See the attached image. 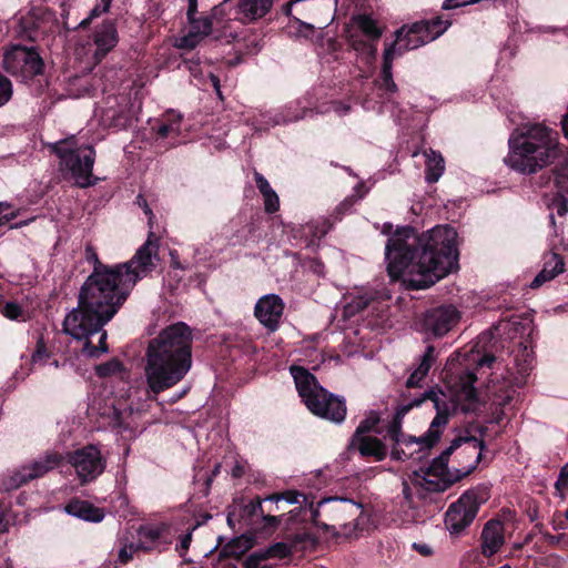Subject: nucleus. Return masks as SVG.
I'll list each match as a JSON object with an SVG mask.
<instances>
[{
  "label": "nucleus",
  "mask_w": 568,
  "mask_h": 568,
  "mask_svg": "<svg viewBox=\"0 0 568 568\" xmlns=\"http://www.w3.org/2000/svg\"><path fill=\"white\" fill-rule=\"evenodd\" d=\"M457 232L450 225H437L418 234L403 226L387 240L385 260L392 281L403 280L409 290H425L458 270Z\"/></svg>",
  "instance_id": "nucleus-1"
},
{
  "label": "nucleus",
  "mask_w": 568,
  "mask_h": 568,
  "mask_svg": "<svg viewBox=\"0 0 568 568\" xmlns=\"http://www.w3.org/2000/svg\"><path fill=\"white\" fill-rule=\"evenodd\" d=\"M132 288L122 273L101 275L92 272L82 284L78 307L63 321V332L77 341H83L82 354L99 358L109 352L108 333L103 328L128 300Z\"/></svg>",
  "instance_id": "nucleus-2"
},
{
  "label": "nucleus",
  "mask_w": 568,
  "mask_h": 568,
  "mask_svg": "<svg viewBox=\"0 0 568 568\" xmlns=\"http://www.w3.org/2000/svg\"><path fill=\"white\" fill-rule=\"evenodd\" d=\"M193 336L183 322L163 328L148 343L144 377L150 398L174 387L192 367Z\"/></svg>",
  "instance_id": "nucleus-3"
},
{
  "label": "nucleus",
  "mask_w": 568,
  "mask_h": 568,
  "mask_svg": "<svg viewBox=\"0 0 568 568\" xmlns=\"http://www.w3.org/2000/svg\"><path fill=\"white\" fill-rule=\"evenodd\" d=\"M508 144L505 163L514 171L528 175L555 163L564 154L558 132L542 124H534L525 132L511 134Z\"/></svg>",
  "instance_id": "nucleus-4"
},
{
  "label": "nucleus",
  "mask_w": 568,
  "mask_h": 568,
  "mask_svg": "<svg viewBox=\"0 0 568 568\" xmlns=\"http://www.w3.org/2000/svg\"><path fill=\"white\" fill-rule=\"evenodd\" d=\"M477 375L474 372L466 371L459 376V389L456 394V400L452 404L446 400L435 399L436 416L430 423L428 430L419 436L406 435L398 437L396 445L410 446L418 444L422 449L433 448L440 439L445 426L449 422V417L457 409L460 408L463 413H473L476 410L479 403L478 390L475 387Z\"/></svg>",
  "instance_id": "nucleus-5"
},
{
  "label": "nucleus",
  "mask_w": 568,
  "mask_h": 568,
  "mask_svg": "<svg viewBox=\"0 0 568 568\" xmlns=\"http://www.w3.org/2000/svg\"><path fill=\"white\" fill-rule=\"evenodd\" d=\"M51 153L60 160V170L71 173L80 187H89L97 184L93 176L95 150L92 145H77L75 139H62L49 145Z\"/></svg>",
  "instance_id": "nucleus-6"
},
{
  "label": "nucleus",
  "mask_w": 568,
  "mask_h": 568,
  "mask_svg": "<svg viewBox=\"0 0 568 568\" xmlns=\"http://www.w3.org/2000/svg\"><path fill=\"white\" fill-rule=\"evenodd\" d=\"M3 68L11 75L24 83H38V91L42 93L49 87L44 78L45 63L37 48L13 45L3 54Z\"/></svg>",
  "instance_id": "nucleus-7"
},
{
  "label": "nucleus",
  "mask_w": 568,
  "mask_h": 568,
  "mask_svg": "<svg viewBox=\"0 0 568 568\" xmlns=\"http://www.w3.org/2000/svg\"><path fill=\"white\" fill-rule=\"evenodd\" d=\"M490 498V485L479 484L464 491L445 513V526L452 535H459L471 525L479 508Z\"/></svg>",
  "instance_id": "nucleus-8"
},
{
  "label": "nucleus",
  "mask_w": 568,
  "mask_h": 568,
  "mask_svg": "<svg viewBox=\"0 0 568 568\" xmlns=\"http://www.w3.org/2000/svg\"><path fill=\"white\" fill-rule=\"evenodd\" d=\"M159 246V239L150 232L148 240L136 250L133 257L118 264V272L122 273L123 280L131 288L155 270L160 261Z\"/></svg>",
  "instance_id": "nucleus-9"
},
{
  "label": "nucleus",
  "mask_w": 568,
  "mask_h": 568,
  "mask_svg": "<svg viewBox=\"0 0 568 568\" xmlns=\"http://www.w3.org/2000/svg\"><path fill=\"white\" fill-rule=\"evenodd\" d=\"M67 462L74 468L82 486L94 481L106 468V459L101 450L92 444L67 454Z\"/></svg>",
  "instance_id": "nucleus-10"
},
{
  "label": "nucleus",
  "mask_w": 568,
  "mask_h": 568,
  "mask_svg": "<svg viewBox=\"0 0 568 568\" xmlns=\"http://www.w3.org/2000/svg\"><path fill=\"white\" fill-rule=\"evenodd\" d=\"M460 312L452 304L428 308L419 321L420 331L427 337H443L459 322Z\"/></svg>",
  "instance_id": "nucleus-11"
},
{
  "label": "nucleus",
  "mask_w": 568,
  "mask_h": 568,
  "mask_svg": "<svg viewBox=\"0 0 568 568\" xmlns=\"http://www.w3.org/2000/svg\"><path fill=\"white\" fill-rule=\"evenodd\" d=\"M57 28L58 19L55 12L45 7L32 8L19 21V33L32 42L55 32Z\"/></svg>",
  "instance_id": "nucleus-12"
},
{
  "label": "nucleus",
  "mask_w": 568,
  "mask_h": 568,
  "mask_svg": "<svg viewBox=\"0 0 568 568\" xmlns=\"http://www.w3.org/2000/svg\"><path fill=\"white\" fill-rule=\"evenodd\" d=\"M65 457L59 452H47L31 464L21 467L8 480L7 489H17L30 480L40 478L60 467Z\"/></svg>",
  "instance_id": "nucleus-13"
},
{
  "label": "nucleus",
  "mask_w": 568,
  "mask_h": 568,
  "mask_svg": "<svg viewBox=\"0 0 568 568\" xmlns=\"http://www.w3.org/2000/svg\"><path fill=\"white\" fill-rule=\"evenodd\" d=\"M450 26L452 21L448 19L444 20L440 16L428 20L424 19L414 22L409 27L404 26L405 32L403 33V38H405L408 45L415 50L439 38Z\"/></svg>",
  "instance_id": "nucleus-14"
},
{
  "label": "nucleus",
  "mask_w": 568,
  "mask_h": 568,
  "mask_svg": "<svg viewBox=\"0 0 568 568\" xmlns=\"http://www.w3.org/2000/svg\"><path fill=\"white\" fill-rule=\"evenodd\" d=\"M473 443V450L470 455L475 453V450L479 449V453L483 455V450L486 448V444L484 439H478L475 436H457L452 440L450 445L442 452V454L435 457L432 463L426 467L425 475L426 476H445V477H454L457 476V470H450L448 468L449 457L453 453L458 449L463 444Z\"/></svg>",
  "instance_id": "nucleus-15"
},
{
  "label": "nucleus",
  "mask_w": 568,
  "mask_h": 568,
  "mask_svg": "<svg viewBox=\"0 0 568 568\" xmlns=\"http://www.w3.org/2000/svg\"><path fill=\"white\" fill-rule=\"evenodd\" d=\"M306 407L314 415L335 424L343 423L347 413L345 398L334 395L325 388L320 389L317 396L313 400H310Z\"/></svg>",
  "instance_id": "nucleus-16"
},
{
  "label": "nucleus",
  "mask_w": 568,
  "mask_h": 568,
  "mask_svg": "<svg viewBox=\"0 0 568 568\" xmlns=\"http://www.w3.org/2000/svg\"><path fill=\"white\" fill-rule=\"evenodd\" d=\"M285 304L276 294H267L260 297L254 307L257 321L270 332H275L283 316Z\"/></svg>",
  "instance_id": "nucleus-17"
},
{
  "label": "nucleus",
  "mask_w": 568,
  "mask_h": 568,
  "mask_svg": "<svg viewBox=\"0 0 568 568\" xmlns=\"http://www.w3.org/2000/svg\"><path fill=\"white\" fill-rule=\"evenodd\" d=\"M92 41L95 45L94 59L103 60L119 43L116 20L106 18L97 24L92 32Z\"/></svg>",
  "instance_id": "nucleus-18"
},
{
  "label": "nucleus",
  "mask_w": 568,
  "mask_h": 568,
  "mask_svg": "<svg viewBox=\"0 0 568 568\" xmlns=\"http://www.w3.org/2000/svg\"><path fill=\"white\" fill-rule=\"evenodd\" d=\"M435 399L443 400L434 390H426L410 403L399 405L387 427V435L389 439L394 443L398 442L399 436H403V418L412 408L420 406L425 400H432L435 404Z\"/></svg>",
  "instance_id": "nucleus-19"
},
{
  "label": "nucleus",
  "mask_w": 568,
  "mask_h": 568,
  "mask_svg": "<svg viewBox=\"0 0 568 568\" xmlns=\"http://www.w3.org/2000/svg\"><path fill=\"white\" fill-rule=\"evenodd\" d=\"M274 0H237L234 19L247 24L264 18L272 9Z\"/></svg>",
  "instance_id": "nucleus-20"
},
{
  "label": "nucleus",
  "mask_w": 568,
  "mask_h": 568,
  "mask_svg": "<svg viewBox=\"0 0 568 568\" xmlns=\"http://www.w3.org/2000/svg\"><path fill=\"white\" fill-rule=\"evenodd\" d=\"M291 375L294 378L298 395L307 406L310 400H313L322 387L316 377L305 367L300 365H292L290 367Z\"/></svg>",
  "instance_id": "nucleus-21"
},
{
  "label": "nucleus",
  "mask_w": 568,
  "mask_h": 568,
  "mask_svg": "<svg viewBox=\"0 0 568 568\" xmlns=\"http://www.w3.org/2000/svg\"><path fill=\"white\" fill-rule=\"evenodd\" d=\"M139 542H144L151 549L150 552L162 551L171 544L169 528L165 524H144L138 528Z\"/></svg>",
  "instance_id": "nucleus-22"
},
{
  "label": "nucleus",
  "mask_w": 568,
  "mask_h": 568,
  "mask_svg": "<svg viewBox=\"0 0 568 568\" xmlns=\"http://www.w3.org/2000/svg\"><path fill=\"white\" fill-rule=\"evenodd\" d=\"M505 542L504 527L499 520L491 519L486 523L480 535L481 554L489 558L497 554Z\"/></svg>",
  "instance_id": "nucleus-23"
},
{
  "label": "nucleus",
  "mask_w": 568,
  "mask_h": 568,
  "mask_svg": "<svg viewBox=\"0 0 568 568\" xmlns=\"http://www.w3.org/2000/svg\"><path fill=\"white\" fill-rule=\"evenodd\" d=\"M481 459L483 455L479 453L475 462L466 470H457V476H434L435 479H429L425 476L423 477V483L420 485L428 493H443L450 488L455 483H458L473 474L477 469V466Z\"/></svg>",
  "instance_id": "nucleus-24"
},
{
  "label": "nucleus",
  "mask_w": 568,
  "mask_h": 568,
  "mask_svg": "<svg viewBox=\"0 0 568 568\" xmlns=\"http://www.w3.org/2000/svg\"><path fill=\"white\" fill-rule=\"evenodd\" d=\"M329 503L335 504V507L333 508L335 511L341 513L342 515H347L348 517L356 516L354 519V530L364 529V525L368 521V517L364 515L362 504L346 497H331L321 501V504Z\"/></svg>",
  "instance_id": "nucleus-25"
},
{
  "label": "nucleus",
  "mask_w": 568,
  "mask_h": 568,
  "mask_svg": "<svg viewBox=\"0 0 568 568\" xmlns=\"http://www.w3.org/2000/svg\"><path fill=\"white\" fill-rule=\"evenodd\" d=\"M349 446L357 448L362 457H374L377 462L384 460L388 453L382 439L371 435L352 437Z\"/></svg>",
  "instance_id": "nucleus-26"
},
{
  "label": "nucleus",
  "mask_w": 568,
  "mask_h": 568,
  "mask_svg": "<svg viewBox=\"0 0 568 568\" xmlns=\"http://www.w3.org/2000/svg\"><path fill=\"white\" fill-rule=\"evenodd\" d=\"M182 114L174 111H166L162 119L152 125V131L158 140L176 139L181 133Z\"/></svg>",
  "instance_id": "nucleus-27"
},
{
  "label": "nucleus",
  "mask_w": 568,
  "mask_h": 568,
  "mask_svg": "<svg viewBox=\"0 0 568 568\" xmlns=\"http://www.w3.org/2000/svg\"><path fill=\"white\" fill-rule=\"evenodd\" d=\"M65 511L69 515L91 523H100L104 518V511L102 508L94 506L88 500H81L78 498H72L65 505Z\"/></svg>",
  "instance_id": "nucleus-28"
},
{
  "label": "nucleus",
  "mask_w": 568,
  "mask_h": 568,
  "mask_svg": "<svg viewBox=\"0 0 568 568\" xmlns=\"http://www.w3.org/2000/svg\"><path fill=\"white\" fill-rule=\"evenodd\" d=\"M197 6L199 3L195 2L193 6L194 8H191V2H187L186 20L190 26V30L196 33L200 38H204L211 34L214 23L210 13L197 16Z\"/></svg>",
  "instance_id": "nucleus-29"
},
{
  "label": "nucleus",
  "mask_w": 568,
  "mask_h": 568,
  "mask_svg": "<svg viewBox=\"0 0 568 568\" xmlns=\"http://www.w3.org/2000/svg\"><path fill=\"white\" fill-rule=\"evenodd\" d=\"M264 501V498L256 496L247 504L233 506L234 510L237 511V521L246 526L255 525L256 518L265 513Z\"/></svg>",
  "instance_id": "nucleus-30"
},
{
  "label": "nucleus",
  "mask_w": 568,
  "mask_h": 568,
  "mask_svg": "<svg viewBox=\"0 0 568 568\" xmlns=\"http://www.w3.org/2000/svg\"><path fill=\"white\" fill-rule=\"evenodd\" d=\"M255 544V538L251 532L242 534L233 539H231L220 552V556L223 558H240L245 552H247L251 548H253Z\"/></svg>",
  "instance_id": "nucleus-31"
},
{
  "label": "nucleus",
  "mask_w": 568,
  "mask_h": 568,
  "mask_svg": "<svg viewBox=\"0 0 568 568\" xmlns=\"http://www.w3.org/2000/svg\"><path fill=\"white\" fill-rule=\"evenodd\" d=\"M132 114L131 110L126 106L119 108V109H108L103 116L102 121L103 123L114 130H124L128 129L132 124Z\"/></svg>",
  "instance_id": "nucleus-32"
},
{
  "label": "nucleus",
  "mask_w": 568,
  "mask_h": 568,
  "mask_svg": "<svg viewBox=\"0 0 568 568\" xmlns=\"http://www.w3.org/2000/svg\"><path fill=\"white\" fill-rule=\"evenodd\" d=\"M381 415L376 410H371L368 415L361 420L352 437L368 436L369 433L381 435L382 429L378 427Z\"/></svg>",
  "instance_id": "nucleus-33"
},
{
  "label": "nucleus",
  "mask_w": 568,
  "mask_h": 568,
  "mask_svg": "<svg viewBox=\"0 0 568 568\" xmlns=\"http://www.w3.org/2000/svg\"><path fill=\"white\" fill-rule=\"evenodd\" d=\"M393 63L389 62L388 54L383 55V65L379 74V80L377 81L378 88L383 90L385 93H395L397 91V85L393 79Z\"/></svg>",
  "instance_id": "nucleus-34"
},
{
  "label": "nucleus",
  "mask_w": 568,
  "mask_h": 568,
  "mask_svg": "<svg viewBox=\"0 0 568 568\" xmlns=\"http://www.w3.org/2000/svg\"><path fill=\"white\" fill-rule=\"evenodd\" d=\"M549 222L554 230L552 234L549 237V246H550L551 255H557V257H561L560 252L568 251V240H566L562 236V234L559 233L554 213L549 214Z\"/></svg>",
  "instance_id": "nucleus-35"
},
{
  "label": "nucleus",
  "mask_w": 568,
  "mask_h": 568,
  "mask_svg": "<svg viewBox=\"0 0 568 568\" xmlns=\"http://www.w3.org/2000/svg\"><path fill=\"white\" fill-rule=\"evenodd\" d=\"M404 32H405V27L399 28L395 33L396 39L388 47H386V49L384 51V54H388L389 62H392V63L396 57H400L405 52H407L409 50H414L413 48H410V45H408L407 40H405V38H403Z\"/></svg>",
  "instance_id": "nucleus-36"
},
{
  "label": "nucleus",
  "mask_w": 568,
  "mask_h": 568,
  "mask_svg": "<svg viewBox=\"0 0 568 568\" xmlns=\"http://www.w3.org/2000/svg\"><path fill=\"white\" fill-rule=\"evenodd\" d=\"M376 42L377 41H372L369 38L364 39L359 36H351L349 38V45L352 49L369 59H374L376 57Z\"/></svg>",
  "instance_id": "nucleus-37"
},
{
  "label": "nucleus",
  "mask_w": 568,
  "mask_h": 568,
  "mask_svg": "<svg viewBox=\"0 0 568 568\" xmlns=\"http://www.w3.org/2000/svg\"><path fill=\"white\" fill-rule=\"evenodd\" d=\"M433 158H428L426 162L425 179L432 184L439 180L444 172V160L440 154L433 152Z\"/></svg>",
  "instance_id": "nucleus-38"
},
{
  "label": "nucleus",
  "mask_w": 568,
  "mask_h": 568,
  "mask_svg": "<svg viewBox=\"0 0 568 568\" xmlns=\"http://www.w3.org/2000/svg\"><path fill=\"white\" fill-rule=\"evenodd\" d=\"M85 260L88 263L93 265L92 272H99L101 275H108L109 273L116 272L118 271V264L110 266L106 264H103L98 255L97 250L92 244H88L84 250Z\"/></svg>",
  "instance_id": "nucleus-39"
},
{
  "label": "nucleus",
  "mask_w": 568,
  "mask_h": 568,
  "mask_svg": "<svg viewBox=\"0 0 568 568\" xmlns=\"http://www.w3.org/2000/svg\"><path fill=\"white\" fill-rule=\"evenodd\" d=\"M554 182L557 190L568 194V156H564L552 169Z\"/></svg>",
  "instance_id": "nucleus-40"
},
{
  "label": "nucleus",
  "mask_w": 568,
  "mask_h": 568,
  "mask_svg": "<svg viewBox=\"0 0 568 568\" xmlns=\"http://www.w3.org/2000/svg\"><path fill=\"white\" fill-rule=\"evenodd\" d=\"M150 547L144 542H123L118 554V561L122 565H126L133 559L134 554L138 551L150 552Z\"/></svg>",
  "instance_id": "nucleus-41"
},
{
  "label": "nucleus",
  "mask_w": 568,
  "mask_h": 568,
  "mask_svg": "<svg viewBox=\"0 0 568 568\" xmlns=\"http://www.w3.org/2000/svg\"><path fill=\"white\" fill-rule=\"evenodd\" d=\"M94 369L97 376L100 378L111 377L125 372L123 363L116 357L97 365Z\"/></svg>",
  "instance_id": "nucleus-42"
},
{
  "label": "nucleus",
  "mask_w": 568,
  "mask_h": 568,
  "mask_svg": "<svg viewBox=\"0 0 568 568\" xmlns=\"http://www.w3.org/2000/svg\"><path fill=\"white\" fill-rule=\"evenodd\" d=\"M358 27L363 34L369 38L372 41H378L382 36V31L377 27L375 20L368 16H361L358 18Z\"/></svg>",
  "instance_id": "nucleus-43"
},
{
  "label": "nucleus",
  "mask_w": 568,
  "mask_h": 568,
  "mask_svg": "<svg viewBox=\"0 0 568 568\" xmlns=\"http://www.w3.org/2000/svg\"><path fill=\"white\" fill-rule=\"evenodd\" d=\"M112 2L113 1L101 0L100 3H97L90 10L89 16L79 23L78 28L84 30L91 24L93 19L99 18L103 13H108L110 11Z\"/></svg>",
  "instance_id": "nucleus-44"
},
{
  "label": "nucleus",
  "mask_w": 568,
  "mask_h": 568,
  "mask_svg": "<svg viewBox=\"0 0 568 568\" xmlns=\"http://www.w3.org/2000/svg\"><path fill=\"white\" fill-rule=\"evenodd\" d=\"M436 361V348L433 345H428L425 349L424 355L420 357V362L415 369L422 377H426L433 364Z\"/></svg>",
  "instance_id": "nucleus-45"
},
{
  "label": "nucleus",
  "mask_w": 568,
  "mask_h": 568,
  "mask_svg": "<svg viewBox=\"0 0 568 568\" xmlns=\"http://www.w3.org/2000/svg\"><path fill=\"white\" fill-rule=\"evenodd\" d=\"M263 551L267 559H270V558L284 559L292 555L293 549H292V546H290L288 544L278 541V542L271 545L268 548H266Z\"/></svg>",
  "instance_id": "nucleus-46"
},
{
  "label": "nucleus",
  "mask_w": 568,
  "mask_h": 568,
  "mask_svg": "<svg viewBox=\"0 0 568 568\" xmlns=\"http://www.w3.org/2000/svg\"><path fill=\"white\" fill-rule=\"evenodd\" d=\"M300 497L305 499L304 494L297 490H285L282 493H274L264 498L265 501H286L287 504H298Z\"/></svg>",
  "instance_id": "nucleus-47"
},
{
  "label": "nucleus",
  "mask_w": 568,
  "mask_h": 568,
  "mask_svg": "<svg viewBox=\"0 0 568 568\" xmlns=\"http://www.w3.org/2000/svg\"><path fill=\"white\" fill-rule=\"evenodd\" d=\"M261 526L256 527L255 530L264 535L274 532L281 524V516L275 515H260Z\"/></svg>",
  "instance_id": "nucleus-48"
},
{
  "label": "nucleus",
  "mask_w": 568,
  "mask_h": 568,
  "mask_svg": "<svg viewBox=\"0 0 568 568\" xmlns=\"http://www.w3.org/2000/svg\"><path fill=\"white\" fill-rule=\"evenodd\" d=\"M566 194V192L558 190L548 204L549 209L556 210L559 216H565L568 213V199Z\"/></svg>",
  "instance_id": "nucleus-49"
},
{
  "label": "nucleus",
  "mask_w": 568,
  "mask_h": 568,
  "mask_svg": "<svg viewBox=\"0 0 568 568\" xmlns=\"http://www.w3.org/2000/svg\"><path fill=\"white\" fill-rule=\"evenodd\" d=\"M358 196L353 194V195H349L347 197H345L335 209L334 211V219L336 221H341L343 219L344 215L348 214L352 212L353 210V206L357 203L358 201Z\"/></svg>",
  "instance_id": "nucleus-50"
},
{
  "label": "nucleus",
  "mask_w": 568,
  "mask_h": 568,
  "mask_svg": "<svg viewBox=\"0 0 568 568\" xmlns=\"http://www.w3.org/2000/svg\"><path fill=\"white\" fill-rule=\"evenodd\" d=\"M372 298L366 295H359L352 300V302L346 306L345 311L349 315H354L359 313L368 307Z\"/></svg>",
  "instance_id": "nucleus-51"
},
{
  "label": "nucleus",
  "mask_w": 568,
  "mask_h": 568,
  "mask_svg": "<svg viewBox=\"0 0 568 568\" xmlns=\"http://www.w3.org/2000/svg\"><path fill=\"white\" fill-rule=\"evenodd\" d=\"M1 314L9 320H18L22 315V308L17 302H0Z\"/></svg>",
  "instance_id": "nucleus-52"
},
{
  "label": "nucleus",
  "mask_w": 568,
  "mask_h": 568,
  "mask_svg": "<svg viewBox=\"0 0 568 568\" xmlns=\"http://www.w3.org/2000/svg\"><path fill=\"white\" fill-rule=\"evenodd\" d=\"M230 1L231 0H223L221 3L214 6L211 9L210 16L212 18L213 23L220 24L226 19V17L229 16Z\"/></svg>",
  "instance_id": "nucleus-53"
},
{
  "label": "nucleus",
  "mask_w": 568,
  "mask_h": 568,
  "mask_svg": "<svg viewBox=\"0 0 568 568\" xmlns=\"http://www.w3.org/2000/svg\"><path fill=\"white\" fill-rule=\"evenodd\" d=\"M12 92L11 81L0 72V108L10 101Z\"/></svg>",
  "instance_id": "nucleus-54"
},
{
  "label": "nucleus",
  "mask_w": 568,
  "mask_h": 568,
  "mask_svg": "<svg viewBox=\"0 0 568 568\" xmlns=\"http://www.w3.org/2000/svg\"><path fill=\"white\" fill-rule=\"evenodd\" d=\"M264 200V210L268 214H273L280 209V199L274 190L262 195Z\"/></svg>",
  "instance_id": "nucleus-55"
},
{
  "label": "nucleus",
  "mask_w": 568,
  "mask_h": 568,
  "mask_svg": "<svg viewBox=\"0 0 568 568\" xmlns=\"http://www.w3.org/2000/svg\"><path fill=\"white\" fill-rule=\"evenodd\" d=\"M548 262H551V266H548V272H546V277L548 281L556 277L558 274L564 272V258L557 257V255H551L550 260Z\"/></svg>",
  "instance_id": "nucleus-56"
},
{
  "label": "nucleus",
  "mask_w": 568,
  "mask_h": 568,
  "mask_svg": "<svg viewBox=\"0 0 568 568\" xmlns=\"http://www.w3.org/2000/svg\"><path fill=\"white\" fill-rule=\"evenodd\" d=\"M555 488L561 497H564L565 493L568 490V463L560 468Z\"/></svg>",
  "instance_id": "nucleus-57"
},
{
  "label": "nucleus",
  "mask_w": 568,
  "mask_h": 568,
  "mask_svg": "<svg viewBox=\"0 0 568 568\" xmlns=\"http://www.w3.org/2000/svg\"><path fill=\"white\" fill-rule=\"evenodd\" d=\"M12 205L8 202H0V225H4L18 216V212L12 211Z\"/></svg>",
  "instance_id": "nucleus-58"
},
{
  "label": "nucleus",
  "mask_w": 568,
  "mask_h": 568,
  "mask_svg": "<svg viewBox=\"0 0 568 568\" xmlns=\"http://www.w3.org/2000/svg\"><path fill=\"white\" fill-rule=\"evenodd\" d=\"M267 560L263 550L251 554L244 561V568H262V561Z\"/></svg>",
  "instance_id": "nucleus-59"
},
{
  "label": "nucleus",
  "mask_w": 568,
  "mask_h": 568,
  "mask_svg": "<svg viewBox=\"0 0 568 568\" xmlns=\"http://www.w3.org/2000/svg\"><path fill=\"white\" fill-rule=\"evenodd\" d=\"M254 180H255L256 186L262 195H264L273 190L271 187L268 181L264 178V175L258 173L257 171L254 172Z\"/></svg>",
  "instance_id": "nucleus-60"
},
{
  "label": "nucleus",
  "mask_w": 568,
  "mask_h": 568,
  "mask_svg": "<svg viewBox=\"0 0 568 568\" xmlns=\"http://www.w3.org/2000/svg\"><path fill=\"white\" fill-rule=\"evenodd\" d=\"M548 266H551V262H545L544 268L536 275V277L530 283V287L532 290L540 287L544 283L548 282L546 277V272H548Z\"/></svg>",
  "instance_id": "nucleus-61"
},
{
  "label": "nucleus",
  "mask_w": 568,
  "mask_h": 568,
  "mask_svg": "<svg viewBox=\"0 0 568 568\" xmlns=\"http://www.w3.org/2000/svg\"><path fill=\"white\" fill-rule=\"evenodd\" d=\"M548 266H551V262H545L544 268L536 275V277L530 283V287L532 290L540 287L544 283L548 282L546 277V272H548Z\"/></svg>",
  "instance_id": "nucleus-62"
},
{
  "label": "nucleus",
  "mask_w": 568,
  "mask_h": 568,
  "mask_svg": "<svg viewBox=\"0 0 568 568\" xmlns=\"http://www.w3.org/2000/svg\"><path fill=\"white\" fill-rule=\"evenodd\" d=\"M307 267L311 272H313L314 274H316L318 276L324 275L325 265L317 257L310 258L307 262Z\"/></svg>",
  "instance_id": "nucleus-63"
},
{
  "label": "nucleus",
  "mask_w": 568,
  "mask_h": 568,
  "mask_svg": "<svg viewBox=\"0 0 568 568\" xmlns=\"http://www.w3.org/2000/svg\"><path fill=\"white\" fill-rule=\"evenodd\" d=\"M199 38L196 33L190 30L189 33L181 39V47L193 49L197 44Z\"/></svg>",
  "instance_id": "nucleus-64"
}]
</instances>
